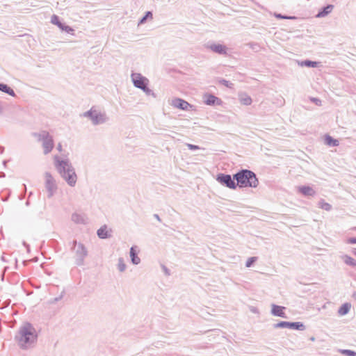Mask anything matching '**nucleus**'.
Here are the masks:
<instances>
[{
    "label": "nucleus",
    "mask_w": 356,
    "mask_h": 356,
    "mask_svg": "<svg viewBox=\"0 0 356 356\" xmlns=\"http://www.w3.org/2000/svg\"><path fill=\"white\" fill-rule=\"evenodd\" d=\"M352 252L355 256H356V248H353Z\"/></svg>",
    "instance_id": "nucleus-44"
},
{
    "label": "nucleus",
    "mask_w": 356,
    "mask_h": 356,
    "mask_svg": "<svg viewBox=\"0 0 356 356\" xmlns=\"http://www.w3.org/2000/svg\"><path fill=\"white\" fill-rule=\"evenodd\" d=\"M236 186L239 188H256L259 185V180L256 174L252 170L242 169L234 174Z\"/></svg>",
    "instance_id": "nucleus-3"
},
{
    "label": "nucleus",
    "mask_w": 356,
    "mask_h": 356,
    "mask_svg": "<svg viewBox=\"0 0 356 356\" xmlns=\"http://www.w3.org/2000/svg\"><path fill=\"white\" fill-rule=\"evenodd\" d=\"M334 8V6L332 4H328L326 6H324L321 8L317 15H316V17L321 18L327 16L328 14H330L332 9Z\"/></svg>",
    "instance_id": "nucleus-16"
},
{
    "label": "nucleus",
    "mask_w": 356,
    "mask_h": 356,
    "mask_svg": "<svg viewBox=\"0 0 356 356\" xmlns=\"http://www.w3.org/2000/svg\"><path fill=\"white\" fill-rule=\"evenodd\" d=\"M318 207L325 211H330L332 209V205L327 202H325L323 200H321L319 201Z\"/></svg>",
    "instance_id": "nucleus-27"
},
{
    "label": "nucleus",
    "mask_w": 356,
    "mask_h": 356,
    "mask_svg": "<svg viewBox=\"0 0 356 356\" xmlns=\"http://www.w3.org/2000/svg\"><path fill=\"white\" fill-rule=\"evenodd\" d=\"M206 47L220 55H226L227 54V47L221 44L213 43L211 44H207Z\"/></svg>",
    "instance_id": "nucleus-13"
},
{
    "label": "nucleus",
    "mask_w": 356,
    "mask_h": 356,
    "mask_svg": "<svg viewBox=\"0 0 356 356\" xmlns=\"http://www.w3.org/2000/svg\"><path fill=\"white\" fill-rule=\"evenodd\" d=\"M341 353L346 356H356V352L352 350L343 349L341 350Z\"/></svg>",
    "instance_id": "nucleus-30"
},
{
    "label": "nucleus",
    "mask_w": 356,
    "mask_h": 356,
    "mask_svg": "<svg viewBox=\"0 0 356 356\" xmlns=\"http://www.w3.org/2000/svg\"><path fill=\"white\" fill-rule=\"evenodd\" d=\"M130 257L133 264L138 265L140 263V259L138 257V253L135 247H131L130 248Z\"/></svg>",
    "instance_id": "nucleus-21"
},
{
    "label": "nucleus",
    "mask_w": 356,
    "mask_h": 356,
    "mask_svg": "<svg viewBox=\"0 0 356 356\" xmlns=\"http://www.w3.org/2000/svg\"><path fill=\"white\" fill-rule=\"evenodd\" d=\"M83 116L89 118L94 125L103 124L108 120L106 113L98 112L93 107L85 112Z\"/></svg>",
    "instance_id": "nucleus-5"
},
{
    "label": "nucleus",
    "mask_w": 356,
    "mask_h": 356,
    "mask_svg": "<svg viewBox=\"0 0 356 356\" xmlns=\"http://www.w3.org/2000/svg\"><path fill=\"white\" fill-rule=\"evenodd\" d=\"M310 340H311V341H314L315 340V338H314V337H312L310 338Z\"/></svg>",
    "instance_id": "nucleus-46"
},
{
    "label": "nucleus",
    "mask_w": 356,
    "mask_h": 356,
    "mask_svg": "<svg viewBox=\"0 0 356 356\" xmlns=\"http://www.w3.org/2000/svg\"><path fill=\"white\" fill-rule=\"evenodd\" d=\"M275 17L277 18V19H293L294 17H290V16H287V15H283L280 13H275Z\"/></svg>",
    "instance_id": "nucleus-34"
},
{
    "label": "nucleus",
    "mask_w": 356,
    "mask_h": 356,
    "mask_svg": "<svg viewBox=\"0 0 356 356\" xmlns=\"http://www.w3.org/2000/svg\"><path fill=\"white\" fill-rule=\"evenodd\" d=\"M257 258L256 257H252L248 258L245 263V266L247 268L251 267L252 264L257 261Z\"/></svg>",
    "instance_id": "nucleus-32"
},
{
    "label": "nucleus",
    "mask_w": 356,
    "mask_h": 356,
    "mask_svg": "<svg viewBox=\"0 0 356 356\" xmlns=\"http://www.w3.org/2000/svg\"><path fill=\"white\" fill-rule=\"evenodd\" d=\"M51 22L53 24L56 25L62 31H63L67 33L74 35V30L71 26L66 25L65 24L60 22L59 17L57 16L56 15H53L51 16Z\"/></svg>",
    "instance_id": "nucleus-12"
},
{
    "label": "nucleus",
    "mask_w": 356,
    "mask_h": 356,
    "mask_svg": "<svg viewBox=\"0 0 356 356\" xmlns=\"http://www.w3.org/2000/svg\"><path fill=\"white\" fill-rule=\"evenodd\" d=\"M186 145L191 150H197V149H200V147H199L198 145H196L186 143Z\"/></svg>",
    "instance_id": "nucleus-35"
},
{
    "label": "nucleus",
    "mask_w": 356,
    "mask_h": 356,
    "mask_svg": "<svg viewBox=\"0 0 356 356\" xmlns=\"http://www.w3.org/2000/svg\"><path fill=\"white\" fill-rule=\"evenodd\" d=\"M1 260L3 261H6L4 256L1 257Z\"/></svg>",
    "instance_id": "nucleus-45"
},
{
    "label": "nucleus",
    "mask_w": 356,
    "mask_h": 356,
    "mask_svg": "<svg viewBox=\"0 0 356 356\" xmlns=\"http://www.w3.org/2000/svg\"><path fill=\"white\" fill-rule=\"evenodd\" d=\"M234 175L232 177L230 175L219 173L216 176V181L221 185L230 189L236 188V182H235Z\"/></svg>",
    "instance_id": "nucleus-7"
},
{
    "label": "nucleus",
    "mask_w": 356,
    "mask_h": 356,
    "mask_svg": "<svg viewBox=\"0 0 356 356\" xmlns=\"http://www.w3.org/2000/svg\"><path fill=\"white\" fill-rule=\"evenodd\" d=\"M353 296L356 298V293L353 294Z\"/></svg>",
    "instance_id": "nucleus-47"
},
{
    "label": "nucleus",
    "mask_w": 356,
    "mask_h": 356,
    "mask_svg": "<svg viewBox=\"0 0 356 356\" xmlns=\"http://www.w3.org/2000/svg\"><path fill=\"white\" fill-rule=\"evenodd\" d=\"M286 309L285 307L277 305L275 304L271 305V314L274 316L281 317V318H287L284 310Z\"/></svg>",
    "instance_id": "nucleus-15"
},
{
    "label": "nucleus",
    "mask_w": 356,
    "mask_h": 356,
    "mask_svg": "<svg viewBox=\"0 0 356 356\" xmlns=\"http://www.w3.org/2000/svg\"><path fill=\"white\" fill-rule=\"evenodd\" d=\"M23 245L24 247H26V248L27 249V251H29V245L27 244L25 241L23 242Z\"/></svg>",
    "instance_id": "nucleus-41"
},
{
    "label": "nucleus",
    "mask_w": 356,
    "mask_h": 356,
    "mask_svg": "<svg viewBox=\"0 0 356 356\" xmlns=\"http://www.w3.org/2000/svg\"><path fill=\"white\" fill-rule=\"evenodd\" d=\"M72 220L76 224H86V220L84 214L74 213L72 215Z\"/></svg>",
    "instance_id": "nucleus-18"
},
{
    "label": "nucleus",
    "mask_w": 356,
    "mask_h": 356,
    "mask_svg": "<svg viewBox=\"0 0 356 356\" xmlns=\"http://www.w3.org/2000/svg\"><path fill=\"white\" fill-rule=\"evenodd\" d=\"M57 149L59 151V152H61L63 150V148H62V145L60 143H58V145H57Z\"/></svg>",
    "instance_id": "nucleus-40"
},
{
    "label": "nucleus",
    "mask_w": 356,
    "mask_h": 356,
    "mask_svg": "<svg viewBox=\"0 0 356 356\" xmlns=\"http://www.w3.org/2000/svg\"><path fill=\"white\" fill-rule=\"evenodd\" d=\"M204 102L209 106L221 105L222 103L220 98L211 94H205L204 95Z\"/></svg>",
    "instance_id": "nucleus-14"
},
{
    "label": "nucleus",
    "mask_w": 356,
    "mask_h": 356,
    "mask_svg": "<svg viewBox=\"0 0 356 356\" xmlns=\"http://www.w3.org/2000/svg\"><path fill=\"white\" fill-rule=\"evenodd\" d=\"M347 243L349 244H355L356 243V237H350L347 240Z\"/></svg>",
    "instance_id": "nucleus-37"
},
{
    "label": "nucleus",
    "mask_w": 356,
    "mask_h": 356,
    "mask_svg": "<svg viewBox=\"0 0 356 356\" xmlns=\"http://www.w3.org/2000/svg\"><path fill=\"white\" fill-rule=\"evenodd\" d=\"M97 234L99 238L106 239L111 236L108 231L107 230L106 225L102 226L97 232Z\"/></svg>",
    "instance_id": "nucleus-19"
},
{
    "label": "nucleus",
    "mask_w": 356,
    "mask_h": 356,
    "mask_svg": "<svg viewBox=\"0 0 356 356\" xmlns=\"http://www.w3.org/2000/svg\"><path fill=\"white\" fill-rule=\"evenodd\" d=\"M341 259L343 260V261L348 266H350L351 267L356 266V260L351 257L349 255L343 254L341 256Z\"/></svg>",
    "instance_id": "nucleus-22"
},
{
    "label": "nucleus",
    "mask_w": 356,
    "mask_h": 356,
    "mask_svg": "<svg viewBox=\"0 0 356 356\" xmlns=\"http://www.w3.org/2000/svg\"><path fill=\"white\" fill-rule=\"evenodd\" d=\"M274 328H289L296 330H304L305 325L302 322L280 321L273 325Z\"/></svg>",
    "instance_id": "nucleus-10"
},
{
    "label": "nucleus",
    "mask_w": 356,
    "mask_h": 356,
    "mask_svg": "<svg viewBox=\"0 0 356 356\" xmlns=\"http://www.w3.org/2000/svg\"><path fill=\"white\" fill-rule=\"evenodd\" d=\"M351 308L350 303L346 302L343 304L338 309V314L339 316H344L347 314Z\"/></svg>",
    "instance_id": "nucleus-25"
},
{
    "label": "nucleus",
    "mask_w": 356,
    "mask_h": 356,
    "mask_svg": "<svg viewBox=\"0 0 356 356\" xmlns=\"http://www.w3.org/2000/svg\"><path fill=\"white\" fill-rule=\"evenodd\" d=\"M321 62L313 61L310 60H305L298 63V65L301 67H318L320 66Z\"/></svg>",
    "instance_id": "nucleus-20"
},
{
    "label": "nucleus",
    "mask_w": 356,
    "mask_h": 356,
    "mask_svg": "<svg viewBox=\"0 0 356 356\" xmlns=\"http://www.w3.org/2000/svg\"><path fill=\"white\" fill-rule=\"evenodd\" d=\"M131 78L134 87L140 90L149 85V79L140 73L133 72Z\"/></svg>",
    "instance_id": "nucleus-9"
},
{
    "label": "nucleus",
    "mask_w": 356,
    "mask_h": 356,
    "mask_svg": "<svg viewBox=\"0 0 356 356\" xmlns=\"http://www.w3.org/2000/svg\"><path fill=\"white\" fill-rule=\"evenodd\" d=\"M154 216L155 217V218H156L158 220H161L160 218H159V216L158 214H154Z\"/></svg>",
    "instance_id": "nucleus-43"
},
{
    "label": "nucleus",
    "mask_w": 356,
    "mask_h": 356,
    "mask_svg": "<svg viewBox=\"0 0 356 356\" xmlns=\"http://www.w3.org/2000/svg\"><path fill=\"white\" fill-rule=\"evenodd\" d=\"M147 95H152L154 97H156L154 92L148 88V86H145L143 89H141Z\"/></svg>",
    "instance_id": "nucleus-33"
},
{
    "label": "nucleus",
    "mask_w": 356,
    "mask_h": 356,
    "mask_svg": "<svg viewBox=\"0 0 356 356\" xmlns=\"http://www.w3.org/2000/svg\"><path fill=\"white\" fill-rule=\"evenodd\" d=\"M3 112V106L0 104V115H2Z\"/></svg>",
    "instance_id": "nucleus-42"
},
{
    "label": "nucleus",
    "mask_w": 356,
    "mask_h": 356,
    "mask_svg": "<svg viewBox=\"0 0 356 356\" xmlns=\"http://www.w3.org/2000/svg\"><path fill=\"white\" fill-rule=\"evenodd\" d=\"M73 249H75L76 264L82 266L84 264L85 257L88 254V251L83 244L77 243L76 240L73 241Z\"/></svg>",
    "instance_id": "nucleus-6"
},
{
    "label": "nucleus",
    "mask_w": 356,
    "mask_h": 356,
    "mask_svg": "<svg viewBox=\"0 0 356 356\" xmlns=\"http://www.w3.org/2000/svg\"><path fill=\"white\" fill-rule=\"evenodd\" d=\"M239 100L242 104L245 106L250 105L252 102L251 97L246 94L240 95Z\"/></svg>",
    "instance_id": "nucleus-26"
},
{
    "label": "nucleus",
    "mask_w": 356,
    "mask_h": 356,
    "mask_svg": "<svg viewBox=\"0 0 356 356\" xmlns=\"http://www.w3.org/2000/svg\"><path fill=\"white\" fill-rule=\"evenodd\" d=\"M55 167L60 177L70 186H74L77 181V175L74 168L68 159H60L59 156L54 157Z\"/></svg>",
    "instance_id": "nucleus-2"
},
{
    "label": "nucleus",
    "mask_w": 356,
    "mask_h": 356,
    "mask_svg": "<svg viewBox=\"0 0 356 356\" xmlns=\"http://www.w3.org/2000/svg\"><path fill=\"white\" fill-rule=\"evenodd\" d=\"M170 105L174 108H179L182 111L194 110L195 107L193 105L181 98H175L172 99Z\"/></svg>",
    "instance_id": "nucleus-11"
},
{
    "label": "nucleus",
    "mask_w": 356,
    "mask_h": 356,
    "mask_svg": "<svg viewBox=\"0 0 356 356\" xmlns=\"http://www.w3.org/2000/svg\"><path fill=\"white\" fill-rule=\"evenodd\" d=\"M0 91L3 92L12 97L15 96V92L10 86L7 84L0 83Z\"/></svg>",
    "instance_id": "nucleus-24"
},
{
    "label": "nucleus",
    "mask_w": 356,
    "mask_h": 356,
    "mask_svg": "<svg viewBox=\"0 0 356 356\" xmlns=\"http://www.w3.org/2000/svg\"><path fill=\"white\" fill-rule=\"evenodd\" d=\"M34 136L38 141L42 142L44 154H47L51 152L54 147L53 137L47 131H42L40 133H34Z\"/></svg>",
    "instance_id": "nucleus-4"
},
{
    "label": "nucleus",
    "mask_w": 356,
    "mask_h": 356,
    "mask_svg": "<svg viewBox=\"0 0 356 356\" xmlns=\"http://www.w3.org/2000/svg\"><path fill=\"white\" fill-rule=\"evenodd\" d=\"M148 18H152V13L151 11L145 13V15L140 19L139 24H144Z\"/></svg>",
    "instance_id": "nucleus-29"
},
{
    "label": "nucleus",
    "mask_w": 356,
    "mask_h": 356,
    "mask_svg": "<svg viewBox=\"0 0 356 356\" xmlns=\"http://www.w3.org/2000/svg\"><path fill=\"white\" fill-rule=\"evenodd\" d=\"M127 266L122 257L118 259V269L120 272H124L126 270Z\"/></svg>",
    "instance_id": "nucleus-28"
},
{
    "label": "nucleus",
    "mask_w": 356,
    "mask_h": 356,
    "mask_svg": "<svg viewBox=\"0 0 356 356\" xmlns=\"http://www.w3.org/2000/svg\"><path fill=\"white\" fill-rule=\"evenodd\" d=\"M19 346L23 350H27L35 346L38 334L33 325L29 322L24 323L19 329L15 336Z\"/></svg>",
    "instance_id": "nucleus-1"
},
{
    "label": "nucleus",
    "mask_w": 356,
    "mask_h": 356,
    "mask_svg": "<svg viewBox=\"0 0 356 356\" xmlns=\"http://www.w3.org/2000/svg\"><path fill=\"white\" fill-rule=\"evenodd\" d=\"M45 188L47 191V197L51 198L57 190V185L51 173L45 172Z\"/></svg>",
    "instance_id": "nucleus-8"
},
{
    "label": "nucleus",
    "mask_w": 356,
    "mask_h": 356,
    "mask_svg": "<svg viewBox=\"0 0 356 356\" xmlns=\"http://www.w3.org/2000/svg\"><path fill=\"white\" fill-rule=\"evenodd\" d=\"M162 268L166 275H170V270L165 266L163 265Z\"/></svg>",
    "instance_id": "nucleus-39"
},
{
    "label": "nucleus",
    "mask_w": 356,
    "mask_h": 356,
    "mask_svg": "<svg viewBox=\"0 0 356 356\" xmlns=\"http://www.w3.org/2000/svg\"><path fill=\"white\" fill-rule=\"evenodd\" d=\"M325 143L329 147H337L339 145L338 140L333 138L327 134L325 136Z\"/></svg>",
    "instance_id": "nucleus-23"
},
{
    "label": "nucleus",
    "mask_w": 356,
    "mask_h": 356,
    "mask_svg": "<svg viewBox=\"0 0 356 356\" xmlns=\"http://www.w3.org/2000/svg\"><path fill=\"white\" fill-rule=\"evenodd\" d=\"M219 83L229 88H232V87L234 86V84L232 83H231L230 81H229L226 79H220L219 81Z\"/></svg>",
    "instance_id": "nucleus-31"
},
{
    "label": "nucleus",
    "mask_w": 356,
    "mask_h": 356,
    "mask_svg": "<svg viewBox=\"0 0 356 356\" xmlns=\"http://www.w3.org/2000/svg\"><path fill=\"white\" fill-rule=\"evenodd\" d=\"M63 294H64V291H63L61 293V294L58 297H56V298H54L51 299L50 300V303H55V302L60 300L63 298Z\"/></svg>",
    "instance_id": "nucleus-36"
},
{
    "label": "nucleus",
    "mask_w": 356,
    "mask_h": 356,
    "mask_svg": "<svg viewBox=\"0 0 356 356\" xmlns=\"http://www.w3.org/2000/svg\"><path fill=\"white\" fill-rule=\"evenodd\" d=\"M311 101L318 106H320L321 104V101L318 98L313 97L311 99Z\"/></svg>",
    "instance_id": "nucleus-38"
},
{
    "label": "nucleus",
    "mask_w": 356,
    "mask_h": 356,
    "mask_svg": "<svg viewBox=\"0 0 356 356\" xmlns=\"http://www.w3.org/2000/svg\"><path fill=\"white\" fill-rule=\"evenodd\" d=\"M298 191L305 196H313L315 195V191L309 186H302L298 188Z\"/></svg>",
    "instance_id": "nucleus-17"
}]
</instances>
